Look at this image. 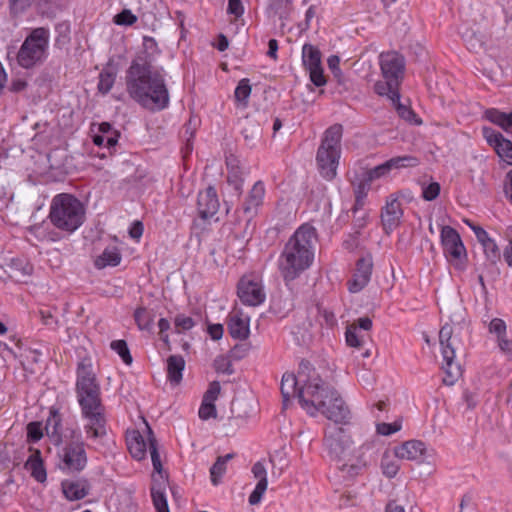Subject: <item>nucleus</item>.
Masks as SVG:
<instances>
[{"label": "nucleus", "instance_id": "ea45409f", "mask_svg": "<svg viewBox=\"0 0 512 512\" xmlns=\"http://www.w3.org/2000/svg\"><path fill=\"white\" fill-rule=\"evenodd\" d=\"M251 94V86L248 79H241L235 89L234 95L237 102L245 106Z\"/></svg>", "mask_w": 512, "mask_h": 512}, {"label": "nucleus", "instance_id": "4be33fe9", "mask_svg": "<svg viewBox=\"0 0 512 512\" xmlns=\"http://www.w3.org/2000/svg\"><path fill=\"white\" fill-rule=\"evenodd\" d=\"M265 195V184L262 181L255 182L244 200V213L250 217L255 216L258 213L260 207L264 204Z\"/></svg>", "mask_w": 512, "mask_h": 512}, {"label": "nucleus", "instance_id": "0eeeda50", "mask_svg": "<svg viewBox=\"0 0 512 512\" xmlns=\"http://www.w3.org/2000/svg\"><path fill=\"white\" fill-rule=\"evenodd\" d=\"M49 42L50 31L48 28L38 27L33 29L18 51V64L25 69L42 64L48 56Z\"/></svg>", "mask_w": 512, "mask_h": 512}, {"label": "nucleus", "instance_id": "6ab92c4d", "mask_svg": "<svg viewBox=\"0 0 512 512\" xmlns=\"http://www.w3.org/2000/svg\"><path fill=\"white\" fill-rule=\"evenodd\" d=\"M371 327L372 321L368 317L359 318L355 323L349 325L345 333L347 345L355 348L363 346L368 339V331Z\"/></svg>", "mask_w": 512, "mask_h": 512}, {"label": "nucleus", "instance_id": "6e6d98bb", "mask_svg": "<svg viewBox=\"0 0 512 512\" xmlns=\"http://www.w3.org/2000/svg\"><path fill=\"white\" fill-rule=\"evenodd\" d=\"M497 345L502 353L512 357V338H509L508 335H505L497 341Z\"/></svg>", "mask_w": 512, "mask_h": 512}, {"label": "nucleus", "instance_id": "052dcab7", "mask_svg": "<svg viewBox=\"0 0 512 512\" xmlns=\"http://www.w3.org/2000/svg\"><path fill=\"white\" fill-rule=\"evenodd\" d=\"M228 12L235 16H240L243 13V7L240 0H229Z\"/></svg>", "mask_w": 512, "mask_h": 512}, {"label": "nucleus", "instance_id": "ddd939ff", "mask_svg": "<svg viewBox=\"0 0 512 512\" xmlns=\"http://www.w3.org/2000/svg\"><path fill=\"white\" fill-rule=\"evenodd\" d=\"M395 456L400 460L424 462L433 456V450L420 440H408L394 447Z\"/></svg>", "mask_w": 512, "mask_h": 512}, {"label": "nucleus", "instance_id": "393cba45", "mask_svg": "<svg viewBox=\"0 0 512 512\" xmlns=\"http://www.w3.org/2000/svg\"><path fill=\"white\" fill-rule=\"evenodd\" d=\"M149 430H151L147 426V434L149 435ZM127 446L130 454L136 460H142L146 456L147 449H149V436L147 440L143 435L140 434L137 430H132L127 434L126 437Z\"/></svg>", "mask_w": 512, "mask_h": 512}, {"label": "nucleus", "instance_id": "f03ea898", "mask_svg": "<svg viewBox=\"0 0 512 512\" xmlns=\"http://www.w3.org/2000/svg\"><path fill=\"white\" fill-rule=\"evenodd\" d=\"M76 396L85 420L84 431L89 439H99L106 435L105 408L101 401L100 386L97 383L92 365L83 360L78 364Z\"/></svg>", "mask_w": 512, "mask_h": 512}, {"label": "nucleus", "instance_id": "72a5a7b5", "mask_svg": "<svg viewBox=\"0 0 512 512\" xmlns=\"http://www.w3.org/2000/svg\"><path fill=\"white\" fill-rule=\"evenodd\" d=\"M398 460L399 459L395 456L394 449L392 452H384L380 464L383 475H385L387 478H394L400 469Z\"/></svg>", "mask_w": 512, "mask_h": 512}, {"label": "nucleus", "instance_id": "5701e85b", "mask_svg": "<svg viewBox=\"0 0 512 512\" xmlns=\"http://www.w3.org/2000/svg\"><path fill=\"white\" fill-rule=\"evenodd\" d=\"M257 484L248 498L250 505H257L261 502L268 487L267 470L263 462H256L251 469Z\"/></svg>", "mask_w": 512, "mask_h": 512}, {"label": "nucleus", "instance_id": "a18cd8bd", "mask_svg": "<svg viewBox=\"0 0 512 512\" xmlns=\"http://www.w3.org/2000/svg\"><path fill=\"white\" fill-rule=\"evenodd\" d=\"M402 427L401 421H394L393 423H378L376 431L383 436H389L398 432Z\"/></svg>", "mask_w": 512, "mask_h": 512}, {"label": "nucleus", "instance_id": "c85d7f7f", "mask_svg": "<svg viewBox=\"0 0 512 512\" xmlns=\"http://www.w3.org/2000/svg\"><path fill=\"white\" fill-rule=\"evenodd\" d=\"M484 117L505 132L512 133V112L506 113L496 108H490L484 112Z\"/></svg>", "mask_w": 512, "mask_h": 512}, {"label": "nucleus", "instance_id": "8fccbe9b", "mask_svg": "<svg viewBox=\"0 0 512 512\" xmlns=\"http://www.w3.org/2000/svg\"><path fill=\"white\" fill-rule=\"evenodd\" d=\"M198 415L202 420H208L210 418H215L217 415L215 405L202 401L199 411H198Z\"/></svg>", "mask_w": 512, "mask_h": 512}, {"label": "nucleus", "instance_id": "e433bc0d", "mask_svg": "<svg viewBox=\"0 0 512 512\" xmlns=\"http://www.w3.org/2000/svg\"><path fill=\"white\" fill-rule=\"evenodd\" d=\"M134 320L141 331H152L154 316L144 307H139L134 311Z\"/></svg>", "mask_w": 512, "mask_h": 512}, {"label": "nucleus", "instance_id": "412c9836", "mask_svg": "<svg viewBox=\"0 0 512 512\" xmlns=\"http://www.w3.org/2000/svg\"><path fill=\"white\" fill-rule=\"evenodd\" d=\"M219 206L217 193L212 186L198 194L197 209L201 218H212L218 212Z\"/></svg>", "mask_w": 512, "mask_h": 512}, {"label": "nucleus", "instance_id": "bf43d9fd", "mask_svg": "<svg viewBox=\"0 0 512 512\" xmlns=\"http://www.w3.org/2000/svg\"><path fill=\"white\" fill-rule=\"evenodd\" d=\"M223 331V326L221 324H213L208 327V333L213 340L221 339Z\"/></svg>", "mask_w": 512, "mask_h": 512}, {"label": "nucleus", "instance_id": "2f4dec72", "mask_svg": "<svg viewBox=\"0 0 512 512\" xmlns=\"http://www.w3.org/2000/svg\"><path fill=\"white\" fill-rule=\"evenodd\" d=\"M185 368V361L180 355H171L167 359V378L174 384L178 385L182 380V373Z\"/></svg>", "mask_w": 512, "mask_h": 512}, {"label": "nucleus", "instance_id": "473e14b6", "mask_svg": "<svg viewBox=\"0 0 512 512\" xmlns=\"http://www.w3.org/2000/svg\"><path fill=\"white\" fill-rule=\"evenodd\" d=\"M400 81L393 79H384V81H378L375 84V92L380 96H386L391 103L398 102L400 94L398 91Z\"/></svg>", "mask_w": 512, "mask_h": 512}, {"label": "nucleus", "instance_id": "f704fd0d", "mask_svg": "<svg viewBox=\"0 0 512 512\" xmlns=\"http://www.w3.org/2000/svg\"><path fill=\"white\" fill-rule=\"evenodd\" d=\"M482 246L485 258L491 264L495 265L498 263L501 257L500 249L495 241L489 235L479 242Z\"/></svg>", "mask_w": 512, "mask_h": 512}, {"label": "nucleus", "instance_id": "7ed1b4c3", "mask_svg": "<svg viewBox=\"0 0 512 512\" xmlns=\"http://www.w3.org/2000/svg\"><path fill=\"white\" fill-rule=\"evenodd\" d=\"M126 90L134 101L152 111L162 110L169 104L164 77L135 61L126 72Z\"/></svg>", "mask_w": 512, "mask_h": 512}, {"label": "nucleus", "instance_id": "338daca9", "mask_svg": "<svg viewBox=\"0 0 512 512\" xmlns=\"http://www.w3.org/2000/svg\"><path fill=\"white\" fill-rule=\"evenodd\" d=\"M386 512H405V509L403 506L392 501L386 506Z\"/></svg>", "mask_w": 512, "mask_h": 512}, {"label": "nucleus", "instance_id": "49530a36", "mask_svg": "<svg viewBox=\"0 0 512 512\" xmlns=\"http://www.w3.org/2000/svg\"><path fill=\"white\" fill-rule=\"evenodd\" d=\"M213 366L219 373L231 374L233 372L231 368V361L225 355H219L215 358Z\"/></svg>", "mask_w": 512, "mask_h": 512}, {"label": "nucleus", "instance_id": "2eb2a0df", "mask_svg": "<svg viewBox=\"0 0 512 512\" xmlns=\"http://www.w3.org/2000/svg\"><path fill=\"white\" fill-rule=\"evenodd\" d=\"M379 65L383 79L400 81L404 74V59L396 52H386L379 56Z\"/></svg>", "mask_w": 512, "mask_h": 512}, {"label": "nucleus", "instance_id": "9b49d317", "mask_svg": "<svg viewBox=\"0 0 512 512\" xmlns=\"http://www.w3.org/2000/svg\"><path fill=\"white\" fill-rule=\"evenodd\" d=\"M400 197V193L390 194L385 200V205L382 207L381 221L387 233L393 231L401 223L404 212Z\"/></svg>", "mask_w": 512, "mask_h": 512}, {"label": "nucleus", "instance_id": "f257e3e1", "mask_svg": "<svg viewBox=\"0 0 512 512\" xmlns=\"http://www.w3.org/2000/svg\"><path fill=\"white\" fill-rule=\"evenodd\" d=\"M281 393L285 405L291 397H297L308 414L315 416L321 413L334 422L325 429L324 445L332 458H344L350 450L352 440L347 431L338 424H349L351 412L338 392L323 382L309 362L300 363L297 375L288 372L283 374Z\"/></svg>", "mask_w": 512, "mask_h": 512}, {"label": "nucleus", "instance_id": "0e129e2a", "mask_svg": "<svg viewBox=\"0 0 512 512\" xmlns=\"http://www.w3.org/2000/svg\"><path fill=\"white\" fill-rule=\"evenodd\" d=\"M278 42L276 39H270L268 43V56L272 59L277 58Z\"/></svg>", "mask_w": 512, "mask_h": 512}, {"label": "nucleus", "instance_id": "9d476101", "mask_svg": "<svg viewBox=\"0 0 512 512\" xmlns=\"http://www.w3.org/2000/svg\"><path fill=\"white\" fill-rule=\"evenodd\" d=\"M238 297L247 306H259L266 298L261 280L256 276H244L238 283Z\"/></svg>", "mask_w": 512, "mask_h": 512}, {"label": "nucleus", "instance_id": "680f3d73", "mask_svg": "<svg viewBox=\"0 0 512 512\" xmlns=\"http://www.w3.org/2000/svg\"><path fill=\"white\" fill-rule=\"evenodd\" d=\"M504 192L506 197L512 203V169L506 174L504 182Z\"/></svg>", "mask_w": 512, "mask_h": 512}, {"label": "nucleus", "instance_id": "de8ad7c7", "mask_svg": "<svg viewBox=\"0 0 512 512\" xmlns=\"http://www.w3.org/2000/svg\"><path fill=\"white\" fill-rule=\"evenodd\" d=\"M136 21L137 17L128 9H124L114 17L117 25H133Z\"/></svg>", "mask_w": 512, "mask_h": 512}, {"label": "nucleus", "instance_id": "13d9d810", "mask_svg": "<svg viewBox=\"0 0 512 512\" xmlns=\"http://www.w3.org/2000/svg\"><path fill=\"white\" fill-rule=\"evenodd\" d=\"M358 380L363 386L368 387L372 385L374 377L369 370H362L358 374Z\"/></svg>", "mask_w": 512, "mask_h": 512}, {"label": "nucleus", "instance_id": "4468645a", "mask_svg": "<svg viewBox=\"0 0 512 512\" xmlns=\"http://www.w3.org/2000/svg\"><path fill=\"white\" fill-rule=\"evenodd\" d=\"M482 135L499 159L507 165H512V141L491 127H483Z\"/></svg>", "mask_w": 512, "mask_h": 512}, {"label": "nucleus", "instance_id": "603ef678", "mask_svg": "<svg viewBox=\"0 0 512 512\" xmlns=\"http://www.w3.org/2000/svg\"><path fill=\"white\" fill-rule=\"evenodd\" d=\"M27 436L33 442L40 440L43 436L41 424L38 422L28 424Z\"/></svg>", "mask_w": 512, "mask_h": 512}, {"label": "nucleus", "instance_id": "f8f14e48", "mask_svg": "<svg viewBox=\"0 0 512 512\" xmlns=\"http://www.w3.org/2000/svg\"><path fill=\"white\" fill-rule=\"evenodd\" d=\"M302 62L309 72L310 80L314 85L321 87L326 84L321 65V55L317 48L311 44H305L302 47Z\"/></svg>", "mask_w": 512, "mask_h": 512}, {"label": "nucleus", "instance_id": "c9c22d12", "mask_svg": "<svg viewBox=\"0 0 512 512\" xmlns=\"http://www.w3.org/2000/svg\"><path fill=\"white\" fill-rule=\"evenodd\" d=\"M232 458L231 454L220 456L210 469V477L213 485H218L221 482L223 475L227 470V463Z\"/></svg>", "mask_w": 512, "mask_h": 512}, {"label": "nucleus", "instance_id": "20e7f679", "mask_svg": "<svg viewBox=\"0 0 512 512\" xmlns=\"http://www.w3.org/2000/svg\"><path fill=\"white\" fill-rule=\"evenodd\" d=\"M316 242V230L309 225L300 226L290 237L278 260L280 273L286 282L293 281L311 266Z\"/></svg>", "mask_w": 512, "mask_h": 512}, {"label": "nucleus", "instance_id": "bb28decb", "mask_svg": "<svg viewBox=\"0 0 512 512\" xmlns=\"http://www.w3.org/2000/svg\"><path fill=\"white\" fill-rule=\"evenodd\" d=\"M45 430L55 444H59L62 441V417L59 410L55 407L50 408Z\"/></svg>", "mask_w": 512, "mask_h": 512}, {"label": "nucleus", "instance_id": "e2e57ef3", "mask_svg": "<svg viewBox=\"0 0 512 512\" xmlns=\"http://www.w3.org/2000/svg\"><path fill=\"white\" fill-rule=\"evenodd\" d=\"M503 257L507 265L512 268V240L504 248Z\"/></svg>", "mask_w": 512, "mask_h": 512}, {"label": "nucleus", "instance_id": "aec40b11", "mask_svg": "<svg viewBox=\"0 0 512 512\" xmlns=\"http://www.w3.org/2000/svg\"><path fill=\"white\" fill-rule=\"evenodd\" d=\"M228 331L232 338L246 340L250 335V317L241 310H233L228 317Z\"/></svg>", "mask_w": 512, "mask_h": 512}, {"label": "nucleus", "instance_id": "cd10ccee", "mask_svg": "<svg viewBox=\"0 0 512 512\" xmlns=\"http://www.w3.org/2000/svg\"><path fill=\"white\" fill-rule=\"evenodd\" d=\"M122 260L121 252L116 245L107 246L103 252L96 257L94 265L98 269H104L108 266L115 267Z\"/></svg>", "mask_w": 512, "mask_h": 512}, {"label": "nucleus", "instance_id": "f3484780", "mask_svg": "<svg viewBox=\"0 0 512 512\" xmlns=\"http://www.w3.org/2000/svg\"><path fill=\"white\" fill-rule=\"evenodd\" d=\"M418 163L417 159L411 156L395 157L383 164H380L370 170H368L364 176L370 180V182L379 179L389 174L394 169H400L405 167H413Z\"/></svg>", "mask_w": 512, "mask_h": 512}, {"label": "nucleus", "instance_id": "c03bdc74", "mask_svg": "<svg viewBox=\"0 0 512 512\" xmlns=\"http://www.w3.org/2000/svg\"><path fill=\"white\" fill-rule=\"evenodd\" d=\"M149 451H150L154 471H156L157 473L160 474L162 471V464H161V460H160V455H159L157 447H156V441L152 435L151 430H149Z\"/></svg>", "mask_w": 512, "mask_h": 512}, {"label": "nucleus", "instance_id": "864d4df0", "mask_svg": "<svg viewBox=\"0 0 512 512\" xmlns=\"http://www.w3.org/2000/svg\"><path fill=\"white\" fill-rule=\"evenodd\" d=\"M392 105L396 108L399 116L409 122H412L413 119L416 117V115L414 114V112L412 110H410L408 107L402 105L400 103V99L398 100V102H392Z\"/></svg>", "mask_w": 512, "mask_h": 512}, {"label": "nucleus", "instance_id": "a19ab883", "mask_svg": "<svg viewBox=\"0 0 512 512\" xmlns=\"http://www.w3.org/2000/svg\"><path fill=\"white\" fill-rule=\"evenodd\" d=\"M110 347L113 351H115L120 356V358L122 359V361L125 364L129 365L132 363V356L130 354V351H129L126 341H124V340L112 341L110 344Z\"/></svg>", "mask_w": 512, "mask_h": 512}, {"label": "nucleus", "instance_id": "6e6552de", "mask_svg": "<svg viewBox=\"0 0 512 512\" xmlns=\"http://www.w3.org/2000/svg\"><path fill=\"white\" fill-rule=\"evenodd\" d=\"M342 126L333 125L324 134V138L317 152V163L322 176L328 180L336 176V169L340 158V140Z\"/></svg>", "mask_w": 512, "mask_h": 512}, {"label": "nucleus", "instance_id": "39448f33", "mask_svg": "<svg viewBox=\"0 0 512 512\" xmlns=\"http://www.w3.org/2000/svg\"><path fill=\"white\" fill-rule=\"evenodd\" d=\"M85 217V206L74 195L60 193L52 198L49 219L57 229L71 234L83 225Z\"/></svg>", "mask_w": 512, "mask_h": 512}, {"label": "nucleus", "instance_id": "1a4fd4ad", "mask_svg": "<svg viewBox=\"0 0 512 512\" xmlns=\"http://www.w3.org/2000/svg\"><path fill=\"white\" fill-rule=\"evenodd\" d=\"M441 244L448 261L459 270H463L467 261V252L459 233L450 226H442Z\"/></svg>", "mask_w": 512, "mask_h": 512}, {"label": "nucleus", "instance_id": "37998d69", "mask_svg": "<svg viewBox=\"0 0 512 512\" xmlns=\"http://www.w3.org/2000/svg\"><path fill=\"white\" fill-rule=\"evenodd\" d=\"M176 333H182L191 330L195 326V321L185 314H178L174 318Z\"/></svg>", "mask_w": 512, "mask_h": 512}, {"label": "nucleus", "instance_id": "5fc2aeb1", "mask_svg": "<svg viewBox=\"0 0 512 512\" xmlns=\"http://www.w3.org/2000/svg\"><path fill=\"white\" fill-rule=\"evenodd\" d=\"M159 334L161 340L166 344H170L169 335L167 331L170 329V322L166 318H161L158 321Z\"/></svg>", "mask_w": 512, "mask_h": 512}, {"label": "nucleus", "instance_id": "09e8293b", "mask_svg": "<svg viewBox=\"0 0 512 512\" xmlns=\"http://www.w3.org/2000/svg\"><path fill=\"white\" fill-rule=\"evenodd\" d=\"M220 384L217 381L210 383L208 390L205 392L203 396L204 402L214 404L220 394Z\"/></svg>", "mask_w": 512, "mask_h": 512}, {"label": "nucleus", "instance_id": "774afa93", "mask_svg": "<svg viewBox=\"0 0 512 512\" xmlns=\"http://www.w3.org/2000/svg\"><path fill=\"white\" fill-rule=\"evenodd\" d=\"M229 46L228 40L224 35H219L218 37V43H217V49L219 51H225Z\"/></svg>", "mask_w": 512, "mask_h": 512}, {"label": "nucleus", "instance_id": "b1692460", "mask_svg": "<svg viewBox=\"0 0 512 512\" xmlns=\"http://www.w3.org/2000/svg\"><path fill=\"white\" fill-rule=\"evenodd\" d=\"M63 496L68 501H78L85 498L90 490L86 479H66L61 482Z\"/></svg>", "mask_w": 512, "mask_h": 512}, {"label": "nucleus", "instance_id": "69168bd1", "mask_svg": "<svg viewBox=\"0 0 512 512\" xmlns=\"http://www.w3.org/2000/svg\"><path fill=\"white\" fill-rule=\"evenodd\" d=\"M471 230L474 232L478 242H480L489 235L486 230H484L482 227L478 225L471 226Z\"/></svg>", "mask_w": 512, "mask_h": 512}, {"label": "nucleus", "instance_id": "c756f323", "mask_svg": "<svg viewBox=\"0 0 512 512\" xmlns=\"http://www.w3.org/2000/svg\"><path fill=\"white\" fill-rule=\"evenodd\" d=\"M371 183L372 182H370V180L367 179L365 176H363L362 179L352 181L353 192L355 196V203L352 208L353 213H356L364 206L365 199L371 187Z\"/></svg>", "mask_w": 512, "mask_h": 512}, {"label": "nucleus", "instance_id": "4d7b16f0", "mask_svg": "<svg viewBox=\"0 0 512 512\" xmlns=\"http://www.w3.org/2000/svg\"><path fill=\"white\" fill-rule=\"evenodd\" d=\"M142 234H143L142 223L139 221L134 222L129 229L130 237L135 240H139L141 238Z\"/></svg>", "mask_w": 512, "mask_h": 512}, {"label": "nucleus", "instance_id": "79ce46f5", "mask_svg": "<svg viewBox=\"0 0 512 512\" xmlns=\"http://www.w3.org/2000/svg\"><path fill=\"white\" fill-rule=\"evenodd\" d=\"M489 333L494 336L496 342L507 335V325L504 320L494 318L490 321L488 326Z\"/></svg>", "mask_w": 512, "mask_h": 512}, {"label": "nucleus", "instance_id": "3c124183", "mask_svg": "<svg viewBox=\"0 0 512 512\" xmlns=\"http://www.w3.org/2000/svg\"><path fill=\"white\" fill-rule=\"evenodd\" d=\"M440 193V185L436 182H432L427 186H424L422 189V196L427 201H432Z\"/></svg>", "mask_w": 512, "mask_h": 512}, {"label": "nucleus", "instance_id": "4c0bfd02", "mask_svg": "<svg viewBox=\"0 0 512 512\" xmlns=\"http://www.w3.org/2000/svg\"><path fill=\"white\" fill-rule=\"evenodd\" d=\"M151 497L157 512H170L165 494V489L161 485H154L151 488Z\"/></svg>", "mask_w": 512, "mask_h": 512}, {"label": "nucleus", "instance_id": "a211bd4d", "mask_svg": "<svg viewBox=\"0 0 512 512\" xmlns=\"http://www.w3.org/2000/svg\"><path fill=\"white\" fill-rule=\"evenodd\" d=\"M373 268L371 255H366L357 261L356 271L348 282V289L351 293L361 291L370 281Z\"/></svg>", "mask_w": 512, "mask_h": 512}, {"label": "nucleus", "instance_id": "58836bf2", "mask_svg": "<svg viewBox=\"0 0 512 512\" xmlns=\"http://www.w3.org/2000/svg\"><path fill=\"white\" fill-rule=\"evenodd\" d=\"M116 73L110 69H104L99 75L98 90L106 94L114 85Z\"/></svg>", "mask_w": 512, "mask_h": 512}, {"label": "nucleus", "instance_id": "7c9ffc66", "mask_svg": "<svg viewBox=\"0 0 512 512\" xmlns=\"http://www.w3.org/2000/svg\"><path fill=\"white\" fill-rule=\"evenodd\" d=\"M25 468L31 473V476L36 481L40 483L46 481L47 473L38 450L29 456L25 463Z\"/></svg>", "mask_w": 512, "mask_h": 512}, {"label": "nucleus", "instance_id": "423d86ee", "mask_svg": "<svg viewBox=\"0 0 512 512\" xmlns=\"http://www.w3.org/2000/svg\"><path fill=\"white\" fill-rule=\"evenodd\" d=\"M439 344L443 358V382L446 385H453L462 374L461 366L455 359L457 351L462 347V342L459 335L454 333L451 325L446 324L440 329Z\"/></svg>", "mask_w": 512, "mask_h": 512}, {"label": "nucleus", "instance_id": "dca6fc26", "mask_svg": "<svg viewBox=\"0 0 512 512\" xmlns=\"http://www.w3.org/2000/svg\"><path fill=\"white\" fill-rule=\"evenodd\" d=\"M63 469L70 472L81 471L87 464V456L84 449V443L78 442L70 444L63 449L61 455Z\"/></svg>", "mask_w": 512, "mask_h": 512}, {"label": "nucleus", "instance_id": "a878e982", "mask_svg": "<svg viewBox=\"0 0 512 512\" xmlns=\"http://www.w3.org/2000/svg\"><path fill=\"white\" fill-rule=\"evenodd\" d=\"M98 132L99 134L93 136V143L95 145L112 148L117 144L119 133L109 123L103 122L99 124Z\"/></svg>", "mask_w": 512, "mask_h": 512}]
</instances>
